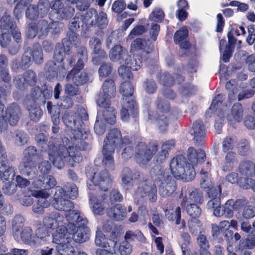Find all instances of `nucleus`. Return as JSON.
<instances>
[{
  "label": "nucleus",
  "mask_w": 255,
  "mask_h": 255,
  "mask_svg": "<svg viewBox=\"0 0 255 255\" xmlns=\"http://www.w3.org/2000/svg\"><path fill=\"white\" fill-rule=\"evenodd\" d=\"M24 219L20 215H16L13 221L12 234L15 240H18L20 230L23 228Z\"/></svg>",
  "instance_id": "nucleus-48"
},
{
  "label": "nucleus",
  "mask_w": 255,
  "mask_h": 255,
  "mask_svg": "<svg viewBox=\"0 0 255 255\" xmlns=\"http://www.w3.org/2000/svg\"><path fill=\"white\" fill-rule=\"evenodd\" d=\"M197 242L199 246V254L194 252L191 255H212L208 251L209 245L205 235H200L197 238Z\"/></svg>",
  "instance_id": "nucleus-43"
},
{
  "label": "nucleus",
  "mask_w": 255,
  "mask_h": 255,
  "mask_svg": "<svg viewBox=\"0 0 255 255\" xmlns=\"http://www.w3.org/2000/svg\"><path fill=\"white\" fill-rule=\"evenodd\" d=\"M147 42L145 39L141 38H137L132 41L130 44V52L133 54L138 51L142 52H145L148 54L152 50V48L148 47L146 48Z\"/></svg>",
  "instance_id": "nucleus-37"
},
{
  "label": "nucleus",
  "mask_w": 255,
  "mask_h": 255,
  "mask_svg": "<svg viewBox=\"0 0 255 255\" xmlns=\"http://www.w3.org/2000/svg\"><path fill=\"white\" fill-rule=\"evenodd\" d=\"M8 64V59L3 54L0 55V82H3L5 84L3 86H0V99L5 98L10 94L11 85V76L8 70L5 68Z\"/></svg>",
  "instance_id": "nucleus-18"
},
{
  "label": "nucleus",
  "mask_w": 255,
  "mask_h": 255,
  "mask_svg": "<svg viewBox=\"0 0 255 255\" xmlns=\"http://www.w3.org/2000/svg\"><path fill=\"white\" fill-rule=\"evenodd\" d=\"M155 105L157 114L166 115L170 111V104L169 102L162 97H157Z\"/></svg>",
  "instance_id": "nucleus-46"
},
{
  "label": "nucleus",
  "mask_w": 255,
  "mask_h": 255,
  "mask_svg": "<svg viewBox=\"0 0 255 255\" xmlns=\"http://www.w3.org/2000/svg\"><path fill=\"white\" fill-rule=\"evenodd\" d=\"M188 158L191 164L196 165L204 162L206 158V154L202 149H195L192 146L188 149Z\"/></svg>",
  "instance_id": "nucleus-34"
},
{
  "label": "nucleus",
  "mask_w": 255,
  "mask_h": 255,
  "mask_svg": "<svg viewBox=\"0 0 255 255\" xmlns=\"http://www.w3.org/2000/svg\"><path fill=\"white\" fill-rule=\"evenodd\" d=\"M20 173L29 179L35 178L38 173L35 163L33 161H22L19 165Z\"/></svg>",
  "instance_id": "nucleus-33"
},
{
  "label": "nucleus",
  "mask_w": 255,
  "mask_h": 255,
  "mask_svg": "<svg viewBox=\"0 0 255 255\" xmlns=\"http://www.w3.org/2000/svg\"><path fill=\"white\" fill-rule=\"evenodd\" d=\"M95 243L97 246L103 249H97L96 255H114L116 254V243L113 240L106 239L101 231H97Z\"/></svg>",
  "instance_id": "nucleus-16"
},
{
  "label": "nucleus",
  "mask_w": 255,
  "mask_h": 255,
  "mask_svg": "<svg viewBox=\"0 0 255 255\" xmlns=\"http://www.w3.org/2000/svg\"><path fill=\"white\" fill-rule=\"evenodd\" d=\"M43 196H41V194L37 193V196L41 197L37 200V202L32 206V211L38 214L42 215L44 213V208H47L49 206V203L46 198H43L45 195V191H43Z\"/></svg>",
  "instance_id": "nucleus-45"
},
{
  "label": "nucleus",
  "mask_w": 255,
  "mask_h": 255,
  "mask_svg": "<svg viewBox=\"0 0 255 255\" xmlns=\"http://www.w3.org/2000/svg\"><path fill=\"white\" fill-rule=\"evenodd\" d=\"M204 201L202 192L199 189H194L189 191V194L186 195L181 202L180 205L182 208L188 204H202Z\"/></svg>",
  "instance_id": "nucleus-31"
},
{
  "label": "nucleus",
  "mask_w": 255,
  "mask_h": 255,
  "mask_svg": "<svg viewBox=\"0 0 255 255\" xmlns=\"http://www.w3.org/2000/svg\"><path fill=\"white\" fill-rule=\"evenodd\" d=\"M18 240L20 239L24 244L29 245H35L36 244V241L33 235L32 229L29 227H25L22 228L20 232Z\"/></svg>",
  "instance_id": "nucleus-40"
},
{
  "label": "nucleus",
  "mask_w": 255,
  "mask_h": 255,
  "mask_svg": "<svg viewBox=\"0 0 255 255\" xmlns=\"http://www.w3.org/2000/svg\"><path fill=\"white\" fill-rule=\"evenodd\" d=\"M23 155L22 161H33L37 155V149L34 146H29L24 150Z\"/></svg>",
  "instance_id": "nucleus-64"
},
{
  "label": "nucleus",
  "mask_w": 255,
  "mask_h": 255,
  "mask_svg": "<svg viewBox=\"0 0 255 255\" xmlns=\"http://www.w3.org/2000/svg\"><path fill=\"white\" fill-rule=\"evenodd\" d=\"M127 55V52L124 50L123 47L120 45H115L111 50L110 57L113 61H119L122 63L125 61V57Z\"/></svg>",
  "instance_id": "nucleus-41"
},
{
  "label": "nucleus",
  "mask_w": 255,
  "mask_h": 255,
  "mask_svg": "<svg viewBox=\"0 0 255 255\" xmlns=\"http://www.w3.org/2000/svg\"><path fill=\"white\" fill-rule=\"evenodd\" d=\"M170 169L174 177L185 182L191 181L195 177L194 165L189 163L186 157L183 155H177L171 159Z\"/></svg>",
  "instance_id": "nucleus-6"
},
{
  "label": "nucleus",
  "mask_w": 255,
  "mask_h": 255,
  "mask_svg": "<svg viewBox=\"0 0 255 255\" xmlns=\"http://www.w3.org/2000/svg\"><path fill=\"white\" fill-rule=\"evenodd\" d=\"M239 171L248 177H255V162L249 160H243L239 164Z\"/></svg>",
  "instance_id": "nucleus-39"
},
{
  "label": "nucleus",
  "mask_w": 255,
  "mask_h": 255,
  "mask_svg": "<svg viewBox=\"0 0 255 255\" xmlns=\"http://www.w3.org/2000/svg\"><path fill=\"white\" fill-rule=\"evenodd\" d=\"M96 103L100 108L104 109L103 116L105 121L111 125H114L116 121L117 111L114 107L111 106L110 100L100 97L97 98Z\"/></svg>",
  "instance_id": "nucleus-21"
},
{
  "label": "nucleus",
  "mask_w": 255,
  "mask_h": 255,
  "mask_svg": "<svg viewBox=\"0 0 255 255\" xmlns=\"http://www.w3.org/2000/svg\"><path fill=\"white\" fill-rule=\"evenodd\" d=\"M159 148L158 144L149 143L147 145L143 142H139L135 147V159L138 163L147 164L155 154Z\"/></svg>",
  "instance_id": "nucleus-13"
},
{
  "label": "nucleus",
  "mask_w": 255,
  "mask_h": 255,
  "mask_svg": "<svg viewBox=\"0 0 255 255\" xmlns=\"http://www.w3.org/2000/svg\"><path fill=\"white\" fill-rule=\"evenodd\" d=\"M180 236L183 241V243L181 246L182 255H190V250L188 249V246L190 243L191 237L187 232H182Z\"/></svg>",
  "instance_id": "nucleus-59"
},
{
  "label": "nucleus",
  "mask_w": 255,
  "mask_h": 255,
  "mask_svg": "<svg viewBox=\"0 0 255 255\" xmlns=\"http://www.w3.org/2000/svg\"><path fill=\"white\" fill-rule=\"evenodd\" d=\"M84 67V63L82 58H79L76 65L68 72L66 79L72 82L75 86H79L86 84L89 80L88 74L82 70Z\"/></svg>",
  "instance_id": "nucleus-15"
},
{
  "label": "nucleus",
  "mask_w": 255,
  "mask_h": 255,
  "mask_svg": "<svg viewBox=\"0 0 255 255\" xmlns=\"http://www.w3.org/2000/svg\"><path fill=\"white\" fill-rule=\"evenodd\" d=\"M123 99L127 102V106L131 112V116L136 118L138 114V109L136 101L133 98V86L129 81L123 82L120 89Z\"/></svg>",
  "instance_id": "nucleus-14"
},
{
  "label": "nucleus",
  "mask_w": 255,
  "mask_h": 255,
  "mask_svg": "<svg viewBox=\"0 0 255 255\" xmlns=\"http://www.w3.org/2000/svg\"><path fill=\"white\" fill-rule=\"evenodd\" d=\"M225 153L222 170L224 172H228L233 170L238 163V159L235 151H230Z\"/></svg>",
  "instance_id": "nucleus-35"
},
{
  "label": "nucleus",
  "mask_w": 255,
  "mask_h": 255,
  "mask_svg": "<svg viewBox=\"0 0 255 255\" xmlns=\"http://www.w3.org/2000/svg\"><path fill=\"white\" fill-rule=\"evenodd\" d=\"M156 125L161 132L166 131L169 126V119L166 115L157 114L156 119Z\"/></svg>",
  "instance_id": "nucleus-54"
},
{
  "label": "nucleus",
  "mask_w": 255,
  "mask_h": 255,
  "mask_svg": "<svg viewBox=\"0 0 255 255\" xmlns=\"http://www.w3.org/2000/svg\"><path fill=\"white\" fill-rule=\"evenodd\" d=\"M255 247V229H253L247 238H242L239 242V249H253Z\"/></svg>",
  "instance_id": "nucleus-42"
},
{
  "label": "nucleus",
  "mask_w": 255,
  "mask_h": 255,
  "mask_svg": "<svg viewBox=\"0 0 255 255\" xmlns=\"http://www.w3.org/2000/svg\"><path fill=\"white\" fill-rule=\"evenodd\" d=\"M0 29L10 31L11 35L12 36L15 41L17 43L22 41L21 33L15 24V22L12 20L10 15L4 12L0 19Z\"/></svg>",
  "instance_id": "nucleus-20"
},
{
  "label": "nucleus",
  "mask_w": 255,
  "mask_h": 255,
  "mask_svg": "<svg viewBox=\"0 0 255 255\" xmlns=\"http://www.w3.org/2000/svg\"><path fill=\"white\" fill-rule=\"evenodd\" d=\"M131 70L127 65H121L118 70L119 75L120 77L126 81H128L133 78V75Z\"/></svg>",
  "instance_id": "nucleus-63"
},
{
  "label": "nucleus",
  "mask_w": 255,
  "mask_h": 255,
  "mask_svg": "<svg viewBox=\"0 0 255 255\" xmlns=\"http://www.w3.org/2000/svg\"><path fill=\"white\" fill-rule=\"evenodd\" d=\"M58 21H54L48 23L44 19H40L37 23L30 22L28 24L26 35L29 38H33L39 33V38L46 36L48 32L52 34H59L61 28Z\"/></svg>",
  "instance_id": "nucleus-8"
},
{
  "label": "nucleus",
  "mask_w": 255,
  "mask_h": 255,
  "mask_svg": "<svg viewBox=\"0 0 255 255\" xmlns=\"http://www.w3.org/2000/svg\"><path fill=\"white\" fill-rule=\"evenodd\" d=\"M13 211L12 206L5 202L4 196L0 190V212L6 215L11 214Z\"/></svg>",
  "instance_id": "nucleus-60"
},
{
  "label": "nucleus",
  "mask_w": 255,
  "mask_h": 255,
  "mask_svg": "<svg viewBox=\"0 0 255 255\" xmlns=\"http://www.w3.org/2000/svg\"><path fill=\"white\" fill-rule=\"evenodd\" d=\"M107 216L112 219L120 221L127 217V208L121 204H116L106 210Z\"/></svg>",
  "instance_id": "nucleus-30"
},
{
  "label": "nucleus",
  "mask_w": 255,
  "mask_h": 255,
  "mask_svg": "<svg viewBox=\"0 0 255 255\" xmlns=\"http://www.w3.org/2000/svg\"><path fill=\"white\" fill-rule=\"evenodd\" d=\"M66 35L67 37L63 38L61 42L57 43L55 45L53 58L58 62L64 60L65 55L71 53L72 45H76L79 40V35L75 31L69 30Z\"/></svg>",
  "instance_id": "nucleus-10"
},
{
  "label": "nucleus",
  "mask_w": 255,
  "mask_h": 255,
  "mask_svg": "<svg viewBox=\"0 0 255 255\" xmlns=\"http://www.w3.org/2000/svg\"><path fill=\"white\" fill-rule=\"evenodd\" d=\"M28 110L30 119L33 122H38L43 115V111L39 106H31Z\"/></svg>",
  "instance_id": "nucleus-57"
},
{
  "label": "nucleus",
  "mask_w": 255,
  "mask_h": 255,
  "mask_svg": "<svg viewBox=\"0 0 255 255\" xmlns=\"http://www.w3.org/2000/svg\"><path fill=\"white\" fill-rule=\"evenodd\" d=\"M157 77L159 83L164 87H172L176 83L174 77L167 71L160 73Z\"/></svg>",
  "instance_id": "nucleus-47"
},
{
  "label": "nucleus",
  "mask_w": 255,
  "mask_h": 255,
  "mask_svg": "<svg viewBox=\"0 0 255 255\" xmlns=\"http://www.w3.org/2000/svg\"><path fill=\"white\" fill-rule=\"evenodd\" d=\"M54 139L47 143V137L44 133H40L35 136V141L41 151L47 152L49 160L53 165L58 169L62 168L66 162L69 165L73 167L75 163L82 161L83 157L79 151L72 150L73 147H70L69 139L67 137L62 138L63 144L56 145Z\"/></svg>",
  "instance_id": "nucleus-1"
},
{
  "label": "nucleus",
  "mask_w": 255,
  "mask_h": 255,
  "mask_svg": "<svg viewBox=\"0 0 255 255\" xmlns=\"http://www.w3.org/2000/svg\"><path fill=\"white\" fill-rule=\"evenodd\" d=\"M51 164L49 161H43L39 165V169L42 175H39L33 182V186L39 189V193L41 196H43V191L49 190L53 188L57 184L55 178L51 175H47L51 170Z\"/></svg>",
  "instance_id": "nucleus-9"
},
{
  "label": "nucleus",
  "mask_w": 255,
  "mask_h": 255,
  "mask_svg": "<svg viewBox=\"0 0 255 255\" xmlns=\"http://www.w3.org/2000/svg\"><path fill=\"white\" fill-rule=\"evenodd\" d=\"M122 185L127 189L133 186V181L140 178L138 171H132L128 167H124L121 172Z\"/></svg>",
  "instance_id": "nucleus-29"
},
{
  "label": "nucleus",
  "mask_w": 255,
  "mask_h": 255,
  "mask_svg": "<svg viewBox=\"0 0 255 255\" xmlns=\"http://www.w3.org/2000/svg\"><path fill=\"white\" fill-rule=\"evenodd\" d=\"M187 224L189 231L193 235L197 234L202 227V223L198 218H190Z\"/></svg>",
  "instance_id": "nucleus-56"
},
{
  "label": "nucleus",
  "mask_w": 255,
  "mask_h": 255,
  "mask_svg": "<svg viewBox=\"0 0 255 255\" xmlns=\"http://www.w3.org/2000/svg\"><path fill=\"white\" fill-rule=\"evenodd\" d=\"M102 91L103 95L99 96L98 97H103L107 100L115 97L116 87L114 81L112 79H106L102 85Z\"/></svg>",
  "instance_id": "nucleus-36"
},
{
  "label": "nucleus",
  "mask_w": 255,
  "mask_h": 255,
  "mask_svg": "<svg viewBox=\"0 0 255 255\" xmlns=\"http://www.w3.org/2000/svg\"><path fill=\"white\" fill-rule=\"evenodd\" d=\"M211 163L208 161L206 166L203 167L200 171L201 179L200 186L202 189L207 191L208 197L211 199L207 203V206H217L221 204V195L222 193L221 185L216 187H211L209 178V171L211 169Z\"/></svg>",
  "instance_id": "nucleus-7"
},
{
  "label": "nucleus",
  "mask_w": 255,
  "mask_h": 255,
  "mask_svg": "<svg viewBox=\"0 0 255 255\" xmlns=\"http://www.w3.org/2000/svg\"><path fill=\"white\" fill-rule=\"evenodd\" d=\"M134 56L132 59L130 58L129 61L128 59H125L126 64L132 71H137L142 66L143 58L142 55L133 54Z\"/></svg>",
  "instance_id": "nucleus-50"
},
{
  "label": "nucleus",
  "mask_w": 255,
  "mask_h": 255,
  "mask_svg": "<svg viewBox=\"0 0 255 255\" xmlns=\"http://www.w3.org/2000/svg\"><path fill=\"white\" fill-rule=\"evenodd\" d=\"M150 174L154 181L153 184L150 186L145 184L143 191L150 202H154L157 200L156 186L159 187V192L163 197L169 196L176 191V181L169 169H165L160 164L155 165L151 168Z\"/></svg>",
  "instance_id": "nucleus-3"
},
{
  "label": "nucleus",
  "mask_w": 255,
  "mask_h": 255,
  "mask_svg": "<svg viewBox=\"0 0 255 255\" xmlns=\"http://www.w3.org/2000/svg\"><path fill=\"white\" fill-rule=\"evenodd\" d=\"M55 194L52 201L53 207L59 211L68 212V214L72 212L74 207L72 202L64 197L66 195V191L61 186H57L55 188Z\"/></svg>",
  "instance_id": "nucleus-17"
},
{
  "label": "nucleus",
  "mask_w": 255,
  "mask_h": 255,
  "mask_svg": "<svg viewBox=\"0 0 255 255\" xmlns=\"http://www.w3.org/2000/svg\"><path fill=\"white\" fill-rule=\"evenodd\" d=\"M70 2H68L67 4V5L65 7L63 6V8L60 12V15L59 19H67L71 18L73 16L75 13V9L74 6L71 4L70 5Z\"/></svg>",
  "instance_id": "nucleus-62"
},
{
  "label": "nucleus",
  "mask_w": 255,
  "mask_h": 255,
  "mask_svg": "<svg viewBox=\"0 0 255 255\" xmlns=\"http://www.w3.org/2000/svg\"><path fill=\"white\" fill-rule=\"evenodd\" d=\"M189 31L186 26H183L177 30L173 35V41L175 44L178 45L180 49L186 50H189L191 43L189 38Z\"/></svg>",
  "instance_id": "nucleus-25"
},
{
  "label": "nucleus",
  "mask_w": 255,
  "mask_h": 255,
  "mask_svg": "<svg viewBox=\"0 0 255 255\" xmlns=\"http://www.w3.org/2000/svg\"><path fill=\"white\" fill-rule=\"evenodd\" d=\"M66 219V227L57 228L53 235V242L61 246L65 244L68 239L66 237L67 232L72 235V239L75 242L81 243L86 242L89 239V232L87 218L81 216L79 211L74 210L67 216Z\"/></svg>",
  "instance_id": "nucleus-2"
},
{
  "label": "nucleus",
  "mask_w": 255,
  "mask_h": 255,
  "mask_svg": "<svg viewBox=\"0 0 255 255\" xmlns=\"http://www.w3.org/2000/svg\"><path fill=\"white\" fill-rule=\"evenodd\" d=\"M244 110L240 103H236L232 106L231 114L233 119L237 122H241L243 118Z\"/></svg>",
  "instance_id": "nucleus-51"
},
{
  "label": "nucleus",
  "mask_w": 255,
  "mask_h": 255,
  "mask_svg": "<svg viewBox=\"0 0 255 255\" xmlns=\"http://www.w3.org/2000/svg\"><path fill=\"white\" fill-rule=\"evenodd\" d=\"M29 49L28 52L32 57L33 61L37 64H40L43 62V54L41 46L37 43L32 46V49Z\"/></svg>",
  "instance_id": "nucleus-44"
},
{
  "label": "nucleus",
  "mask_w": 255,
  "mask_h": 255,
  "mask_svg": "<svg viewBox=\"0 0 255 255\" xmlns=\"http://www.w3.org/2000/svg\"><path fill=\"white\" fill-rule=\"evenodd\" d=\"M184 208L191 218H199L201 215L202 210L196 204H188Z\"/></svg>",
  "instance_id": "nucleus-52"
},
{
  "label": "nucleus",
  "mask_w": 255,
  "mask_h": 255,
  "mask_svg": "<svg viewBox=\"0 0 255 255\" xmlns=\"http://www.w3.org/2000/svg\"><path fill=\"white\" fill-rule=\"evenodd\" d=\"M92 173H93V175H89V173H86L88 177H91V181L93 184V185H89V190H94L97 187L100 190L106 192V193H104L101 195V201L96 199L97 197L94 193L90 192L89 200L93 202L92 211L94 214L101 215L104 213L106 205L108 204V191L112 186L113 180L107 169L99 172H95L93 170Z\"/></svg>",
  "instance_id": "nucleus-4"
},
{
  "label": "nucleus",
  "mask_w": 255,
  "mask_h": 255,
  "mask_svg": "<svg viewBox=\"0 0 255 255\" xmlns=\"http://www.w3.org/2000/svg\"><path fill=\"white\" fill-rule=\"evenodd\" d=\"M121 137V132L118 128L111 129L104 140V145H107V148L115 150L119 147Z\"/></svg>",
  "instance_id": "nucleus-32"
},
{
  "label": "nucleus",
  "mask_w": 255,
  "mask_h": 255,
  "mask_svg": "<svg viewBox=\"0 0 255 255\" xmlns=\"http://www.w3.org/2000/svg\"><path fill=\"white\" fill-rule=\"evenodd\" d=\"M165 214L169 221H175L176 225L181 224L179 229H184L186 228L185 220H181V208L179 206L176 207L174 210L172 204L169 205L165 211Z\"/></svg>",
  "instance_id": "nucleus-28"
},
{
  "label": "nucleus",
  "mask_w": 255,
  "mask_h": 255,
  "mask_svg": "<svg viewBox=\"0 0 255 255\" xmlns=\"http://www.w3.org/2000/svg\"><path fill=\"white\" fill-rule=\"evenodd\" d=\"M82 26H84L86 30L92 26H97L100 29L106 27L108 23L107 15L106 12L102 11L98 14L96 9L91 8L88 9L84 15H81Z\"/></svg>",
  "instance_id": "nucleus-12"
},
{
  "label": "nucleus",
  "mask_w": 255,
  "mask_h": 255,
  "mask_svg": "<svg viewBox=\"0 0 255 255\" xmlns=\"http://www.w3.org/2000/svg\"><path fill=\"white\" fill-rule=\"evenodd\" d=\"M15 87L20 90H25L28 87H35L37 82L36 72L32 70H26L22 75H16L13 79Z\"/></svg>",
  "instance_id": "nucleus-19"
},
{
  "label": "nucleus",
  "mask_w": 255,
  "mask_h": 255,
  "mask_svg": "<svg viewBox=\"0 0 255 255\" xmlns=\"http://www.w3.org/2000/svg\"><path fill=\"white\" fill-rule=\"evenodd\" d=\"M5 106L0 102V133L7 126L8 122L11 126L16 125L19 120L21 110L18 104L13 103L4 111Z\"/></svg>",
  "instance_id": "nucleus-11"
},
{
  "label": "nucleus",
  "mask_w": 255,
  "mask_h": 255,
  "mask_svg": "<svg viewBox=\"0 0 255 255\" xmlns=\"http://www.w3.org/2000/svg\"><path fill=\"white\" fill-rule=\"evenodd\" d=\"M125 239V241L127 242L137 240L139 242H143L145 240V238L140 231L136 230L133 232L128 230L126 233Z\"/></svg>",
  "instance_id": "nucleus-53"
},
{
  "label": "nucleus",
  "mask_w": 255,
  "mask_h": 255,
  "mask_svg": "<svg viewBox=\"0 0 255 255\" xmlns=\"http://www.w3.org/2000/svg\"><path fill=\"white\" fill-rule=\"evenodd\" d=\"M65 125L71 128L69 135L70 145L74 151H83L86 149L87 143L85 139L87 138L89 130L84 122L78 118L76 119L75 113L66 112L62 116Z\"/></svg>",
  "instance_id": "nucleus-5"
},
{
  "label": "nucleus",
  "mask_w": 255,
  "mask_h": 255,
  "mask_svg": "<svg viewBox=\"0 0 255 255\" xmlns=\"http://www.w3.org/2000/svg\"><path fill=\"white\" fill-rule=\"evenodd\" d=\"M89 45L95 54L92 58L94 64L100 65L102 61L108 59L106 51L101 48L102 43L99 38L96 37L91 38Z\"/></svg>",
  "instance_id": "nucleus-24"
},
{
  "label": "nucleus",
  "mask_w": 255,
  "mask_h": 255,
  "mask_svg": "<svg viewBox=\"0 0 255 255\" xmlns=\"http://www.w3.org/2000/svg\"><path fill=\"white\" fill-rule=\"evenodd\" d=\"M225 99V95L223 94H218L212 100V103L208 109V111H211L214 112L217 111L219 107L221 106Z\"/></svg>",
  "instance_id": "nucleus-61"
},
{
  "label": "nucleus",
  "mask_w": 255,
  "mask_h": 255,
  "mask_svg": "<svg viewBox=\"0 0 255 255\" xmlns=\"http://www.w3.org/2000/svg\"><path fill=\"white\" fill-rule=\"evenodd\" d=\"M104 61H102L100 64L98 73L99 76L103 78L109 76L112 72L113 70V66L110 62H105Z\"/></svg>",
  "instance_id": "nucleus-55"
},
{
  "label": "nucleus",
  "mask_w": 255,
  "mask_h": 255,
  "mask_svg": "<svg viewBox=\"0 0 255 255\" xmlns=\"http://www.w3.org/2000/svg\"><path fill=\"white\" fill-rule=\"evenodd\" d=\"M114 152L115 150L113 151L112 149L107 148V145H103L102 163L107 168L111 170L114 169L115 162L113 156Z\"/></svg>",
  "instance_id": "nucleus-38"
},
{
  "label": "nucleus",
  "mask_w": 255,
  "mask_h": 255,
  "mask_svg": "<svg viewBox=\"0 0 255 255\" xmlns=\"http://www.w3.org/2000/svg\"><path fill=\"white\" fill-rule=\"evenodd\" d=\"M238 152L241 156H246L248 154L250 150V142L246 139H241L237 147Z\"/></svg>",
  "instance_id": "nucleus-58"
},
{
  "label": "nucleus",
  "mask_w": 255,
  "mask_h": 255,
  "mask_svg": "<svg viewBox=\"0 0 255 255\" xmlns=\"http://www.w3.org/2000/svg\"><path fill=\"white\" fill-rule=\"evenodd\" d=\"M56 62V61L55 60ZM62 62H59L60 65L57 66L53 61H48L45 66V74L47 80L52 81L57 78L58 75H64L66 72L68 68H66ZM57 63L58 62L57 61Z\"/></svg>",
  "instance_id": "nucleus-23"
},
{
  "label": "nucleus",
  "mask_w": 255,
  "mask_h": 255,
  "mask_svg": "<svg viewBox=\"0 0 255 255\" xmlns=\"http://www.w3.org/2000/svg\"><path fill=\"white\" fill-rule=\"evenodd\" d=\"M44 88L42 90L37 86L33 88L30 93V97L35 103H45L46 100L49 99L52 96V91L51 89H48L46 84H44Z\"/></svg>",
  "instance_id": "nucleus-27"
},
{
  "label": "nucleus",
  "mask_w": 255,
  "mask_h": 255,
  "mask_svg": "<svg viewBox=\"0 0 255 255\" xmlns=\"http://www.w3.org/2000/svg\"><path fill=\"white\" fill-rule=\"evenodd\" d=\"M49 11L47 3L44 1H39L37 5H29L25 11L26 17L31 20H36L38 17L43 18Z\"/></svg>",
  "instance_id": "nucleus-22"
},
{
  "label": "nucleus",
  "mask_w": 255,
  "mask_h": 255,
  "mask_svg": "<svg viewBox=\"0 0 255 255\" xmlns=\"http://www.w3.org/2000/svg\"><path fill=\"white\" fill-rule=\"evenodd\" d=\"M190 133L193 136V140L196 145L203 144L206 136V127L201 120H197L193 123Z\"/></svg>",
  "instance_id": "nucleus-26"
},
{
  "label": "nucleus",
  "mask_w": 255,
  "mask_h": 255,
  "mask_svg": "<svg viewBox=\"0 0 255 255\" xmlns=\"http://www.w3.org/2000/svg\"><path fill=\"white\" fill-rule=\"evenodd\" d=\"M44 1L45 3H47L48 9L51 8V10L49 14L51 16L52 14H56L55 19H59L60 12H61L62 8H63L64 4L62 1Z\"/></svg>",
  "instance_id": "nucleus-49"
}]
</instances>
